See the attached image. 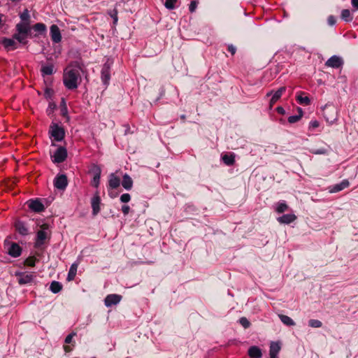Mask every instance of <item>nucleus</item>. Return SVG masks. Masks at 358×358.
<instances>
[{
	"instance_id": "nucleus-1",
	"label": "nucleus",
	"mask_w": 358,
	"mask_h": 358,
	"mask_svg": "<svg viewBox=\"0 0 358 358\" xmlns=\"http://www.w3.org/2000/svg\"><path fill=\"white\" fill-rule=\"evenodd\" d=\"M21 22L15 25L16 32L13 34V38L16 39L20 43L26 45L27 43V38L31 36V17L29 12L27 9L20 14Z\"/></svg>"
},
{
	"instance_id": "nucleus-2",
	"label": "nucleus",
	"mask_w": 358,
	"mask_h": 358,
	"mask_svg": "<svg viewBox=\"0 0 358 358\" xmlns=\"http://www.w3.org/2000/svg\"><path fill=\"white\" fill-rule=\"evenodd\" d=\"M80 74L78 70H66L63 76L64 86L69 90H75L78 87V80Z\"/></svg>"
},
{
	"instance_id": "nucleus-3",
	"label": "nucleus",
	"mask_w": 358,
	"mask_h": 358,
	"mask_svg": "<svg viewBox=\"0 0 358 358\" xmlns=\"http://www.w3.org/2000/svg\"><path fill=\"white\" fill-rule=\"evenodd\" d=\"M49 134L55 141L60 142L65 137V129L58 124L52 122L49 128Z\"/></svg>"
},
{
	"instance_id": "nucleus-4",
	"label": "nucleus",
	"mask_w": 358,
	"mask_h": 358,
	"mask_svg": "<svg viewBox=\"0 0 358 358\" xmlns=\"http://www.w3.org/2000/svg\"><path fill=\"white\" fill-rule=\"evenodd\" d=\"M323 116L327 122L331 124L334 123L338 117L337 109L331 105H325L323 108Z\"/></svg>"
},
{
	"instance_id": "nucleus-5",
	"label": "nucleus",
	"mask_w": 358,
	"mask_h": 358,
	"mask_svg": "<svg viewBox=\"0 0 358 358\" xmlns=\"http://www.w3.org/2000/svg\"><path fill=\"white\" fill-rule=\"evenodd\" d=\"M50 233L43 230H38L36 233L34 248L36 249H43V245H45L50 241Z\"/></svg>"
},
{
	"instance_id": "nucleus-6",
	"label": "nucleus",
	"mask_w": 358,
	"mask_h": 358,
	"mask_svg": "<svg viewBox=\"0 0 358 358\" xmlns=\"http://www.w3.org/2000/svg\"><path fill=\"white\" fill-rule=\"evenodd\" d=\"M67 150L64 146H58L53 155H51V159L55 164H60L67 158Z\"/></svg>"
},
{
	"instance_id": "nucleus-7",
	"label": "nucleus",
	"mask_w": 358,
	"mask_h": 358,
	"mask_svg": "<svg viewBox=\"0 0 358 358\" xmlns=\"http://www.w3.org/2000/svg\"><path fill=\"white\" fill-rule=\"evenodd\" d=\"M17 278L18 283L21 285L31 284L35 278L34 273L31 272H19L15 275Z\"/></svg>"
},
{
	"instance_id": "nucleus-8",
	"label": "nucleus",
	"mask_w": 358,
	"mask_h": 358,
	"mask_svg": "<svg viewBox=\"0 0 358 358\" xmlns=\"http://www.w3.org/2000/svg\"><path fill=\"white\" fill-rule=\"evenodd\" d=\"M285 91L286 87L282 86L275 92H273V91L271 90L266 94V96H270L272 95V97L269 102L270 108H272L273 106V105L281 98L282 95L285 92Z\"/></svg>"
},
{
	"instance_id": "nucleus-9",
	"label": "nucleus",
	"mask_w": 358,
	"mask_h": 358,
	"mask_svg": "<svg viewBox=\"0 0 358 358\" xmlns=\"http://www.w3.org/2000/svg\"><path fill=\"white\" fill-rule=\"evenodd\" d=\"M28 207L35 213H41L45 210V206L40 199H31L27 202Z\"/></svg>"
},
{
	"instance_id": "nucleus-10",
	"label": "nucleus",
	"mask_w": 358,
	"mask_h": 358,
	"mask_svg": "<svg viewBox=\"0 0 358 358\" xmlns=\"http://www.w3.org/2000/svg\"><path fill=\"white\" fill-rule=\"evenodd\" d=\"M110 63L107 62L103 64L101 71V81L106 86L109 84L110 79Z\"/></svg>"
},
{
	"instance_id": "nucleus-11",
	"label": "nucleus",
	"mask_w": 358,
	"mask_h": 358,
	"mask_svg": "<svg viewBox=\"0 0 358 358\" xmlns=\"http://www.w3.org/2000/svg\"><path fill=\"white\" fill-rule=\"evenodd\" d=\"M68 185V179L65 174L57 175L54 179V186L59 190H64Z\"/></svg>"
},
{
	"instance_id": "nucleus-12",
	"label": "nucleus",
	"mask_w": 358,
	"mask_h": 358,
	"mask_svg": "<svg viewBox=\"0 0 358 358\" xmlns=\"http://www.w3.org/2000/svg\"><path fill=\"white\" fill-rule=\"evenodd\" d=\"M343 64V60L338 56L334 55L331 57L326 62L325 66L334 69H338Z\"/></svg>"
},
{
	"instance_id": "nucleus-13",
	"label": "nucleus",
	"mask_w": 358,
	"mask_h": 358,
	"mask_svg": "<svg viewBox=\"0 0 358 358\" xmlns=\"http://www.w3.org/2000/svg\"><path fill=\"white\" fill-rule=\"evenodd\" d=\"M121 295L111 294L106 296L104 299V303L106 307H110L113 305L117 304L121 301Z\"/></svg>"
},
{
	"instance_id": "nucleus-14",
	"label": "nucleus",
	"mask_w": 358,
	"mask_h": 358,
	"mask_svg": "<svg viewBox=\"0 0 358 358\" xmlns=\"http://www.w3.org/2000/svg\"><path fill=\"white\" fill-rule=\"evenodd\" d=\"M50 37L52 42L58 43L62 41V35L59 28L56 24H52L50 27Z\"/></svg>"
},
{
	"instance_id": "nucleus-15",
	"label": "nucleus",
	"mask_w": 358,
	"mask_h": 358,
	"mask_svg": "<svg viewBox=\"0 0 358 358\" xmlns=\"http://www.w3.org/2000/svg\"><path fill=\"white\" fill-rule=\"evenodd\" d=\"M22 248L16 243H11L8 248V254L13 257H18L22 254Z\"/></svg>"
},
{
	"instance_id": "nucleus-16",
	"label": "nucleus",
	"mask_w": 358,
	"mask_h": 358,
	"mask_svg": "<svg viewBox=\"0 0 358 358\" xmlns=\"http://www.w3.org/2000/svg\"><path fill=\"white\" fill-rule=\"evenodd\" d=\"M15 228L16 231L22 236H27L29 234L27 224L21 220H17L15 222Z\"/></svg>"
},
{
	"instance_id": "nucleus-17",
	"label": "nucleus",
	"mask_w": 358,
	"mask_h": 358,
	"mask_svg": "<svg viewBox=\"0 0 358 358\" xmlns=\"http://www.w3.org/2000/svg\"><path fill=\"white\" fill-rule=\"evenodd\" d=\"M13 37L12 38H3L1 44L8 51L14 50L17 48V43Z\"/></svg>"
},
{
	"instance_id": "nucleus-18",
	"label": "nucleus",
	"mask_w": 358,
	"mask_h": 358,
	"mask_svg": "<svg viewBox=\"0 0 358 358\" xmlns=\"http://www.w3.org/2000/svg\"><path fill=\"white\" fill-rule=\"evenodd\" d=\"M350 185V182L348 180H343L340 183L336 184L329 187V192L330 193L338 192Z\"/></svg>"
},
{
	"instance_id": "nucleus-19",
	"label": "nucleus",
	"mask_w": 358,
	"mask_h": 358,
	"mask_svg": "<svg viewBox=\"0 0 358 358\" xmlns=\"http://www.w3.org/2000/svg\"><path fill=\"white\" fill-rule=\"evenodd\" d=\"M92 172L94 174L93 180L92 181V185H93L95 187H98L101 173V168L97 165H94L92 169Z\"/></svg>"
},
{
	"instance_id": "nucleus-20",
	"label": "nucleus",
	"mask_w": 358,
	"mask_h": 358,
	"mask_svg": "<svg viewBox=\"0 0 358 358\" xmlns=\"http://www.w3.org/2000/svg\"><path fill=\"white\" fill-rule=\"evenodd\" d=\"M306 93L303 91H299L296 93V99L297 102L303 106H309L310 104V99L307 96H305Z\"/></svg>"
},
{
	"instance_id": "nucleus-21",
	"label": "nucleus",
	"mask_w": 358,
	"mask_h": 358,
	"mask_svg": "<svg viewBox=\"0 0 358 358\" xmlns=\"http://www.w3.org/2000/svg\"><path fill=\"white\" fill-rule=\"evenodd\" d=\"M100 203L101 199L99 196L98 193H96L94 197L92 199V214L94 215H96L100 212Z\"/></svg>"
},
{
	"instance_id": "nucleus-22",
	"label": "nucleus",
	"mask_w": 358,
	"mask_h": 358,
	"mask_svg": "<svg viewBox=\"0 0 358 358\" xmlns=\"http://www.w3.org/2000/svg\"><path fill=\"white\" fill-rule=\"evenodd\" d=\"M248 354L250 358H262V357L261 349L255 345L251 346L248 349Z\"/></svg>"
},
{
	"instance_id": "nucleus-23",
	"label": "nucleus",
	"mask_w": 358,
	"mask_h": 358,
	"mask_svg": "<svg viewBox=\"0 0 358 358\" xmlns=\"http://www.w3.org/2000/svg\"><path fill=\"white\" fill-rule=\"evenodd\" d=\"M120 185V179L114 173H111L109 176L108 188L117 189Z\"/></svg>"
},
{
	"instance_id": "nucleus-24",
	"label": "nucleus",
	"mask_w": 358,
	"mask_h": 358,
	"mask_svg": "<svg viewBox=\"0 0 358 358\" xmlns=\"http://www.w3.org/2000/svg\"><path fill=\"white\" fill-rule=\"evenodd\" d=\"M281 349L280 344L278 342H272L270 345L269 349V356L270 357H278V354L279 353Z\"/></svg>"
},
{
	"instance_id": "nucleus-25",
	"label": "nucleus",
	"mask_w": 358,
	"mask_h": 358,
	"mask_svg": "<svg viewBox=\"0 0 358 358\" xmlns=\"http://www.w3.org/2000/svg\"><path fill=\"white\" fill-rule=\"evenodd\" d=\"M122 185L127 190L131 189L133 186V180L127 173L123 176Z\"/></svg>"
},
{
	"instance_id": "nucleus-26",
	"label": "nucleus",
	"mask_w": 358,
	"mask_h": 358,
	"mask_svg": "<svg viewBox=\"0 0 358 358\" xmlns=\"http://www.w3.org/2000/svg\"><path fill=\"white\" fill-rule=\"evenodd\" d=\"M78 267V264L76 262L71 264V266H70L69 273H68L67 278H66L68 281H72L74 280V278L76 275Z\"/></svg>"
},
{
	"instance_id": "nucleus-27",
	"label": "nucleus",
	"mask_w": 358,
	"mask_h": 358,
	"mask_svg": "<svg viewBox=\"0 0 358 358\" xmlns=\"http://www.w3.org/2000/svg\"><path fill=\"white\" fill-rule=\"evenodd\" d=\"M296 217L293 214H285L278 218L280 223L289 224L296 220Z\"/></svg>"
},
{
	"instance_id": "nucleus-28",
	"label": "nucleus",
	"mask_w": 358,
	"mask_h": 358,
	"mask_svg": "<svg viewBox=\"0 0 358 358\" xmlns=\"http://www.w3.org/2000/svg\"><path fill=\"white\" fill-rule=\"evenodd\" d=\"M41 71L43 76L52 75L54 73V66L52 64L43 65Z\"/></svg>"
},
{
	"instance_id": "nucleus-29",
	"label": "nucleus",
	"mask_w": 358,
	"mask_h": 358,
	"mask_svg": "<svg viewBox=\"0 0 358 358\" xmlns=\"http://www.w3.org/2000/svg\"><path fill=\"white\" fill-rule=\"evenodd\" d=\"M223 162L227 166H231L235 163V155L234 153L225 154L222 157Z\"/></svg>"
},
{
	"instance_id": "nucleus-30",
	"label": "nucleus",
	"mask_w": 358,
	"mask_h": 358,
	"mask_svg": "<svg viewBox=\"0 0 358 358\" xmlns=\"http://www.w3.org/2000/svg\"><path fill=\"white\" fill-rule=\"evenodd\" d=\"M62 287L63 286L61 282L54 280L50 284V290L54 294H57L62 291Z\"/></svg>"
},
{
	"instance_id": "nucleus-31",
	"label": "nucleus",
	"mask_w": 358,
	"mask_h": 358,
	"mask_svg": "<svg viewBox=\"0 0 358 358\" xmlns=\"http://www.w3.org/2000/svg\"><path fill=\"white\" fill-rule=\"evenodd\" d=\"M31 29H34L35 31L38 32V34H43L46 31V26L45 24L38 22L35 24L31 27Z\"/></svg>"
},
{
	"instance_id": "nucleus-32",
	"label": "nucleus",
	"mask_w": 358,
	"mask_h": 358,
	"mask_svg": "<svg viewBox=\"0 0 358 358\" xmlns=\"http://www.w3.org/2000/svg\"><path fill=\"white\" fill-rule=\"evenodd\" d=\"M278 316H279V318L280 319L281 322L284 324H285L287 326H289V327L295 325L294 321L289 316L282 315V314L278 315Z\"/></svg>"
},
{
	"instance_id": "nucleus-33",
	"label": "nucleus",
	"mask_w": 358,
	"mask_h": 358,
	"mask_svg": "<svg viewBox=\"0 0 358 358\" xmlns=\"http://www.w3.org/2000/svg\"><path fill=\"white\" fill-rule=\"evenodd\" d=\"M341 18L347 22H351L353 20L351 12L348 9H343L341 11Z\"/></svg>"
},
{
	"instance_id": "nucleus-34",
	"label": "nucleus",
	"mask_w": 358,
	"mask_h": 358,
	"mask_svg": "<svg viewBox=\"0 0 358 358\" xmlns=\"http://www.w3.org/2000/svg\"><path fill=\"white\" fill-rule=\"evenodd\" d=\"M62 102H64V105L60 106L61 115L66 118V122H69L70 117L68 115V108L66 106L65 99L64 98H62Z\"/></svg>"
},
{
	"instance_id": "nucleus-35",
	"label": "nucleus",
	"mask_w": 358,
	"mask_h": 358,
	"mask_svg": "<svg viewBox=\"0 0 358 358\" xmlns=\"http://www.w3.org/2000/svg\"><path fill=\"white\" fill-rule=\"evenodd\" d=\"M36 261H37V259L36 257L30 256L24 260V264L25 266L34 267L35 266Z\"/></svg>"
},
{
	"instance_id": "nucleus-36",
	"label": "nucleus",
	"mask_w": 358,
	"mask_h": 358,
	"mask_svg": "<svg viewBox=\"0 0 358 358\" xmlns=\"http://www.w3.org/2000/svg\"><path fill=\"white\" fill-rule=\"evenodd\" d=\"M308 325L313 328H320L322 326V323L318 320L311 319L308 321Z\"/></svg>"
},
{
	"instance_id": "nucleus-37",
	"label": "nucleus",
	"mask_w": 358,
	"mask_h": 358,
	"mask_svg": "<svg viewBox=\"0 0 358 358\" xmlns=\"http://www.w3.org/2000/svg\"><path fill=\"white\" fill-rule=\"evenodd\" d=\"M177 1L178 0H166L164 6L167 9L173 10L176 7V4Z\"/></svg>"
},
{
	"instance_id": "nucleus-38",
	"label": "nucleus",
	"mask_w": 358,
	"mask_h": 358,
	"mask_svg": "<svg viewBox=\"0 0 358 358\" xmlns=\"http://www.w3.org/2000/svg\"><path fill=\"white\" fill-rule=\"evenodd\" d=\"M288 208V206L285 202H281L278 204L276 212L278 213H282Z\"/></svg>"
},
{
	"instance_id": "nucleus-39",
	"label": "nucleus",
	"mask_w": 358,
	"mask_h": 358,
	"mask_svg": "<svg viewBox=\"0 0 358 358\" xmlns=\"http://www.w3.org/2000/svg\"><path fill=\"white\" fill-rule=\"evenodd\" d=\"M239 323L245 328L248 329L250 327V321L245 317H242L239 319Z\"/></svg>"
},
{
	"instance_id": "nucleus-40",
	"label": "nucleus",
	"mask_w": 358,
	"mask_h": 358,
	"mask_svg": "<svg viewBox=\"0 0 358 358\" xmlns=\"http://www.w3.org/2000/svg\"><path fill=\"white\" fill-rule=\"evenodd\" d=\"M109 15L113 20V24L116 25L118 20L117 10L116 9H113L109 12Z\"/></svg>"
},
{
	"instance_id": "nucleus-41",
	"label": "nucleus",
	"mask_w": 358,
	"mask_h": 358,
	"mask_svg": "<svg viewBox=\"0 0 358 358\" xmlns=\"http://www.w3.org/2000/svg\"><path fill=\"white\" fill-rule=\"evenodd\" d=\"M54 94V90L50 87H46L44 92V96L48 99H51Z\"/></svg>"
},
{
	"instance_id": "nucleus-42",
	"label": "nucleus",
	"mask_w": 358,
	"mask_h": 358,
	"mask_svg": "<svg viewBox=\"0 0 358 358\" xmlns=\"http://www.w3.org/2000/svg\"><path fill=\"white\" fill-rule=\"evenodd\" d=\"M301 118V115H292L288 117V122L290 124H294L297 122Z\"/></svg>"
},
{
	"instance_id": "nucleus-43",
	"label": "nucleus",
	"mask_w": 358,
	"mask_h": 358,
	"mask_svg": "<svg viewBox=\"0 0 358 358\" xmlns=\"http://www.w3.org/2000/svg\"><path fill=\"white\" fill-rule=\"evenodd\" d=\"M131 200V196L128 193H124L121 195L120 196V201L122 203H128Z\"/></svg>"
},
{
	"instance_id": "nucleus-44",
	"label": "nucleus",
	"mask_w": 358,
	"mask_h": 358,
	"mask_svg": "<svg viewBox=\"0 0 358 358\" xmlns=\"http://www.w3.org/2000/svg\"><path fill=\"white\" fill-rule=\"evenodd\" d=\"M328 24L334 26L336 22V19L334 15H329L327 18Z\"/></svg>"
},
{
	"instance_id": "nucleus-45",
	"label": "nucleus",
	"mask_w": 358,
	"mask_h": 358,
	"mask_svg": "<svg viewBox=\"0 0 358 358\" xmlns=\"http://www.w3.org/2000/svg\"><path fill=\"white\" fill-rule=\"evenodd\" d=\"M57 106L54 102H50L48 105V108L47 109V113L50 114L52 111H53L56 108Z\"/></svg>"
},
{
	"instance_id": "nucleus-46",
	"label": "nucleus",
	"mask_w": 358,
	"mask_h": 358,
	"mask_svg": "<svg viewBox=\"0 0 358 358\" xmlns=\"http://www.w3.org/2000/svg\"><path fill=\"white\" fill-rule=\"evenodd\" d=\"M74 336H76L75 333H71V334H69L65 338V343H67V344L71 343Z\"/></svg>"
},
{
	"instance_id": "nucleus-47",
	"label": "nucleus",
	"mask_w": 358,
	"mask_h": 358,
	"mask_svg": "<svg viewBox=\"0 0 358 358\" xmlns=\"http://www.w3.org/2000/svg\"><path fill=\"white\" fill-rule=\"evenodd\" d=\"M320 126V123L317 120H312L310 122L309 127L312 129L317 128Z\"/></svg>"
},
{
	"instance_id": "nucleus-48",
	"label": "nucleus",
	"mask_w": 358,
	"mask_h": 358,
	"mask_svg": "<svg viewBox=\"0 0 358 358\" xmlns=\"http://www.w3.org/2000/svg\"><path fill=\"white\" fill-rule=\"evenodd\" d=\"M196 6H197V3L195 1H191L189 6V11L192 13L194 12L196 8Z\"/></svg>"
},
{
	"instance_id": "nucleus-49",
	"label": "nucleus",
	"mask_w": 358,
	"mask_h": 358,
	"mask_svg": "<svg viewBox=\"0 0 358 358\" xmlns=\"http://www.w3.org/2000/svg\"><path fill=\"white\" fill-rule=\"evenodd\" d=\"M227 50L232 55H234L236 53V48L233 45H228Z\"/></svg>"
},
{
	"instance_id": "nucleus-50",
	"label": "nucleus",
	"mask_w": 358,
	"mask_h": 358,
	"mask_svg": "<svg viewBox=\"0 0 358 358\" xmlns=\"http://www.w3.org/2000/svg\"><path fill=\"white\" fill-rule=\"evenodd\" d=\"M130 210V207L127 205H124L122 207V211L124 215H127Z\"/></svg>"
},
{
	"instance_id": "nucleus-51",
	"label": "nucleus",
	"mask_w": 358,
	"mask_h": 358,
	"mask_svg": "<svg viewBox=\"0 0 358 358\" xmlns=\"http://www.w3.org/2000/svg\"><path fill=\"white\" fill-rule=\"evenodd\" d=\"M276 111L280 115H284L285 113V110L282 106L277 107Z\"/></svg>"
},
{
	"instance_id": "nucleus-52",
	"label": "nucleus",
	"mask_w": 358,
	"mask_h": 358,
	"mask_svg": "<svg viewBox=\"0 0 358 358\" xmlns=\"http://www.w3.org/2000/svg\"><path fill=\"white\" fill-rule=\"evenodd\" d=\"M50 225L47 223H44L41 226L40 230H43L45 231H47L49 229Z\"/></svg>"
},
{
	"instance_id": "nucleus-53",
	"label": "nucleus",
	"mask_w": 358,
	"mask_h": 358,
	"mask_svg": "<svg viewBox=\"0 0 358 358\" xmlns=\"http://www.w3.org/2000/svg\"><path fill=\"white\" fill-rule=\"evenodd\" d=\"M351 3L352 6L358 10V0H352Z\"/></svg>"
},
{
	"instance_id": "nucleus-54",
	"label": "nucleus",
	"mask_w": 358,
	"mask_h": 358,
	"mask_svg": "<svg viewBox=\"0 0 358 358\" xmlns=\"http://www.w3.org/2000/svg\"><path fill=\"white\" fill-rule=\"evenodd\" d=\"M64 350L66 352H69L72 350V348L69 345H64Z\"/></svg>"
},
{
	"instance_id": "nucleus-55",
	"label": "nucleus",
	"mask_w": 358,
	"mask_h": 358,
	"mask_svg": "<svg viewBox=\"0 0 358 358\" xmlns=\"http://www.w3.org/2000/svg\"><path fill=\"white\" fill-rule=\"evenodd\" d=\"M297 110L299 112V115H301V117H302L303 116V113L302 108L299 107V108H297Z\"/></svg>"
},
{
	"instance_id": "nucleus-56",
	"label": "nucleus",
	"mask_w": 358,
	"mask_h": 358,
	"mask_svg": "<svg viewBox=\"0 0 358 358\" xmlns=\"http://www.w3.org/2000/svg\"><path fill=\"white\" fill-rule=\"evenodd\" d=\"M185 119H186L185 115H180V120H182V122H185Z\"/></svg>"
},
{
	"instance_id": "nucleus-57",
	"label": "nucleus",
	"mask_w": 358,
	"mask_h": 358,
	"mask_svg": "<svg viewBox=\"0 0 358 358\" xmlns=\"http://www.w3.org/2000/svg\"><path fill=\"white\" fill-rule=\"evenodd\" d=\"M3 15L2 14H1V13H0V24H2V22H3V20H2V17H3Z\"/></svg>"
},
{
	"instance_id": "nucleus-58",
	"label": "nucleus",
	"mask_w": 358,
	"mask_h": 358,
	"mask_svg": "<svg viewBox=\"0 0 358 358\" xmlns=\"http://www.w3.org/2000/svg\"><path fill=\"white\" fill-rule=\"evenodd\" d=\"M109 195H110V196L111 198H114V197H115V196H116V194L113 195V194H112V193H109Z\"/></svg>"
},
{
	"instance_id": "nucleus-59",
	"label": "nucleus",
	"mask_w": 358,
	"mask_h": 358,
	"mask_svg": "<svg viewBox=\"0 0 358 358\" xmlns=\"http://www.w3.org/2000/svg\"><path fill=\"white\" fill-rule=\"evenodd\" d=\"M57 145L55 143H52V146H56Z\"/></svg>"
},
{
	"instance_id": "nucleus-60",
	"label": "nucleus",
	"mask_w": 358,
	"mask_h": 358,
	"mask_svg": "<svg viewBox=\"0 0 358 358\" xmlns=\"http://www.w3.org/2000/svg\"><path fill=\"white\" fill-rule=\"evenodd\" d=\"M64 105V102L61 101L60 106Z\"/></svg>"
},
{
	"instance_id": "nucleus-61",
	"label": "nucleus",
	"mask_w": 358,
	"mask_h": 358,
	"mask_svg": "<svg viewBox=\"0 0 358 358\" xmlns=\"http://www.w3.org/2000/svg\"><path fill=\"white\" fill-rule=\"evenodd\" d=\"M270 358H278V357H270Z\"/></svg>"
},
{
	"instance_id": "nucleus-62",
	"label": "nucleus",
	"mask_w": 358,
	"mask_h": 358,
	"mask_svg": "<svg viewBox=\"0 0 358 358\" xmlns=\"http://www.w3.org/2000/svg\"><path fill=\"white\" fill-rule=\"evenodd\" d=\"M317 153L322 154L324 153V152H318Z\"/></svg>"
},
{
	"instance_id": "nucleus-63",
	"label": "nucleus",
	"mask_w": 358,
	"mask_h": 358,
	"mask_svg": "<svg viewBox=\"0 0 358 358\" xmlns=\"http://www.w3.org/2000/svg\"><path fill=\"white\" fill-rule=\"evenodd\" d=\"M92 358H96V357H92Z\"/></svg>"
}]
</instances>
